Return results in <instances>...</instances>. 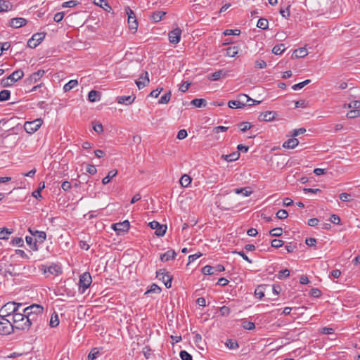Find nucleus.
<instances>
[{
    "label": "nucleus",
    "instance_id": "1",
    "mask_svg": "<svg viewBox=\"0 0 360 360\" xmlns=\"http://www.w3.org/2000/svg\"><path fill=\"white\" fill-rule=\"evenodd\" d=\"M24 76V72L21 70H17L11 74L8 77L3 78L1 84L4 87L11 86L15 82L22 79Z\"/></svg>",
    "mask_w": 360,
    "mask_h": 360
},
{
    "label": "nucleus",
    "instance_id": "2",
    "mask_svg": "<svg viewBox=\"0 0 360 360\" xmlns=\"http://www.w3.org/2000/svg\"><path fill=\"white\" fill-rule=\"evenodd\" d=\"M92 282L91 274L85 272L80 275L79 280V290L80 293H84L85 290L90 286Z\"/></svg>",
    "mask_w": 360,
    "mask_h": 360
},
{
    "label": "nucleus",
    "instance_id": "3",
    "mask_svg": "<svg viewBox=\"0 0 360 360\" xmlns=\"http://www.w3.org/2000/svg\"><path fill=\"white\" fill-rule=\"evenodd\" d=\"M43 123V120L40 118L33 121H27L24 124V129L28 134H33L37 131Z\"/></svg>",
    "mask_w": 360,
    "mask_h": 360
},
{
    "label": "nucleus",
    "instance_id": "4",
    "mask_svg": "<svg viewBox=\"0 0 360 360\" xmlns=\"http://www.w3.org/2000/svg\"><path fill=\"white\" fill-rule=\"evenodd\" d=\"M124 11L128 17L127 21L129 29L136 32L138 28V22L134 12L129 6H126Z\"/></svg>",
    "mask_w": 360,
    "mask_h": 360
},
{
    "label": "nucleus",
    "instance_id": "5",
    "mask_svg": "<svg viewBox=\"0 0 360 360\" xmlns=\"http://www.w3.org/2000/svg\"><path fill=\"white\" fill-rule=\"evenodd\" d=\"M21 303H16L14 302H10L4 304L1 309V311L3 313H6L5 316H9L10 314H13L18 311L20 307H22Z\"/></svg>",
    "mask_w": 360,
    "mask_h": 360
},
{
    "label": "nucleus",
    "instance_id": "6",
    "mask_svg": "<svg viewBox=\"0 0 360 360\" xmlns=\"http://www.w3.org/2000/svg\"><path fill=\"white\" fill-rule=\"evenodd\" d=\"M156 276L159 280L162 281L167 288L172 286V278L168 274L165 269H160L156 272Z\"/></svg>",
    "mask_w": 360,
    "mask_h": 360
},
{
    "label": "nucleus",
    "instance_id": "7",
    "mask_svg": "<svg viewBox=\"0 0 360 360\" xmlns=\"http://www.w3.org/2000/svg\"><path fill=\"white\" fill-rule=\"evenodd\" d=\"M224 270L225 268L221 264H217L214 266L206 265L202 269V273L205 275H213L222 272Z\"/></svg>",
    "mask_w": 360,
    "mask_h": 360
},
{
    "label": "nucleus",
    "instance_id": "8",
    "mask_svg": "<svg viewBox=\"0 0 360 360\" xmlns=\"http://www.w3.org/2000/svg\"><path fill=\"white\" fill-rule=\"evenodd\" d=\"M44 32L35 33L27 41V46L32 49L36 48L45 38Z\"/></svg>",
    "mask_w": 360,
    "mask_h": 360
},
{
    "label": "nucleus",
    "instance_id": "9",
    "mask_svg": "<svg viewBox=\"0 0 360 360\" xmlns=\"http://www.w3.org/2000/svg\"><path fill=\"white\" fill-rule=\"evenodd\" d=\"M149 226L152 229L155 230V234L159 237L163 236L165 234L167 229L166 225L160 224L157 221H153L150 222Z\"/></svg>",
    "mask_w": 360,
    "mask_h": 360
},
{
    "label": "nucleus",
    "instance_id": "10",
    "mask_svg": "<svg viewBox=\"0 0 360 360\" xmlns=\"http://www.w3.org/2000/svg\"><path fill=\"white\" fill-rule=\"evenodd\" d=\"M13 330V326L6 319L2 317L0 321V335H4L10 334Z\"/></svg>",
    "mask_w": 360,
    "mask_h": 360
},
{
    "label": "nucleus",
    "instance_id": "11",
    "mask_svg": "<svg viewBox=\"0 0 360 360\" xmlns=\"http://www.w3.org/2000/svg\"><path fill=\"white\" fill-rule=\"evenodd\" d=\"M24 314L43 315L44 307L41 305L34 304L22 309Z\"/></svg>",
    "mask_w": 360,
    "mask_h": 360
},
{
    "label": "nucleus",
    "instance_id": "12",
    "mask_svg": "<svg viewBox=\"0 0 360 360\" xmlns=\"http://www.w3.org/2000/svg\"><path fill=\"white\" fill-rule=\"evenodd\" d=\"M130 224L128 220H125L122 222L113 224L112 228L120 234L121 233L127 232L129 229Z\"/></svg>",
    "mask_w": 360,
    "mask_h": 360
},
{
    "label": "nucleus",
    "instance_id": "13",
    "mask_svg": "<svg viewBox=\"0 0 360 360\" xmlns=\"http://www.w3.org/2000/svg\"><path fill=\"white\" fill-rule=\"evenodd\" d=\"M181 30L179 27L170 31L168 34L169 42L174 44H178L181 39Z\"/></svg>",
    "mask_w": 360,
    "mask_h": 360
},
{
    "label": "nucleus",
    "instance_id": "14",
    "mask_svg": "<svg viewBox=\"0 0 360 360\" xmlns=\"http://www.w3.org/2000/svg\"><path fill=\"white\" fill-rule=\"evenodd\" d=\"M32 236H34V239H35V240L34 242V245L32 247V250H37L38 248H37V242H39L40 243H44V241L46 238V234L44 231H40L35 230L34 233H32Z\"/></svg>",
    "mask_w": 360,
    "mask_h": 360
},
{
    "label": "nucleus",
    "instance_id": "15",
    "mask_svg": "<svg viewBox=\"0 0 360 360\" xmlns=\"http://www.w3.org/2000/svg\"><path fill=\"white\" fill-rule=\"evenodd\" d=\"M229 70L222 69L214 72L208 75V79L211 81H217L221 77H226L229 75Z\"/></svg>",
    "mask_w": 360,
    "mask_h": 360
},
{
    "label": "nucleus",
    "instance_id": "16",
    "mask_svg": "<svg viewBox=\"0 0 360 360\" xmlns=\"http://www.w3.org/2000/svg\"><path fill=\"white\" fill-rule=\"evenodd\" d=\"M27 22V20L23 18H14L11 19L9 22V25L14 28H19L24 25H25Z\"/></svg>",
    "mask_w": 360,
    "mask_h": 360
},
{
    "label": "nucleus",
    "instance_id": "17",
    "mask_svg": "<svg viewBox=\"0 0 360 360\" xmlns=\"http://www.w3.org/2000/svg\"><path fill=\"white\" fill-rule=\"evenodd\" d=\"M44 73L45 71L44 70H39L38 71L32 73L29 78L27 79V82L30 84L37 82L43 77Z\"/></svg>",
    "mask_w": 360,
    "mask_h": 360
},
{
    "label": "nucleus",
    "instance_id": "18",
    "mask_svg": "<svg viewBox=\"0 0 360 360\" xmlns=\"http://www.w3.org/2000/svg\"><path fill=\"white\" fill-rule=\"evenodd\" d=\"M149 83L148 74L145 72L144 74L140 76L139 79L136 81V84L139 89L145 87Z\"/></svg>",
    "mask_w": 360,
    "mask_h": 360
},
{
    "label": "nucleus",
    "instance_id": "19",
    "mask_svg": "<svg viewBox=\"0 0 360 360\" xmlns=\"http://www.w3.org/2000/svg\"><path fill=\"white\" fill-rule=\"evenodd\" d=\"M135 98L134 95L121 96L117 98V101L120 104L130 105L134 101Z\"/></svg>",
    "mask_w": 360,
    "mask_h": 360
},
{
    "label": "nucleus",
    "instance_id": "20",
    "mask_svg": "<svg viewBox=\"0 0 360 360\" xmlns=\"http://www.w3.org/2000/svg\"><path fill=\"white\" fill-rule=\"evenodd\" d=\"M276 112L273 111H266L264 112H262L259 115V120L266 122L272 121L275 118Z\"/></svg>",
    "mask_w": 360,
    "mask_h": 360
},
{
    "label": "nucleus",
    "instance_id": "21",
    "mask_svg": "<svg viewBox=\"0 0 360 360\" xmlns=\"http://www.w3.org/2000/svg\"><path fill=\"white\" fill-rule=\"evenodd\" d=\"M24 316L26 317V321L32 326L34 323H37L41 319L42 315L39 314H24Z\"/></svg>",
    "mask_w": 360,
    "mask_h": 360
},
{
    "label": "nucleus",
    "instance_id": "22",
    "mask_svg": "<svg viewBox=\"0 0 360 360\" xmlns=\"http://www.w3.org/2000/svg\"><path fill=\"white\" fill-rule=\"evenodd\" d=\"M238 101L243 104V108L247 104L248 102L252 101V103L248 104V105L251 106L255 103H260V101H256L252 98H250L248 95L246 94H241L238 96Z\"/></svg>",
    "mask_w": 360,
    "mask_h": 360
},
{
    "label": "nucleus",
    "instance_id": "23",
    "mask_svg": "<svg viewBox=\"0 0 360 360\" xmlns=\"http://www.w3.org/2000/svg\"><path fill=\"white\" fill-rule=\"evenodd\" d=\"M176 257V252L173 250H167L160 255V260L163 262L174 259Z\"/></svg>",
    "mask_w": 360,
    "mask_h": 360
},
{
    "label": "nucleus",
    "instance_id": "24",
    "mask_svg": "<svg viewBox=\"0 0 360 360\" xmlns=\"http://www.w3.org/2000/svg\"><path fill=\"white\" fill-rule=\"evenodd\" d=\"M44 272L45 274L49 272L52 275H58L61 273V270L60 267L58 264H52L47 269H44Z\"/></svg>",
    "mask_w": 360,
    "mask_h": 360
},
{
    "label": "nucleus",
    "instance_id": "25",
    "mask_svg": "<svg viewBox=\"0 0 360 360\" xmlns=\"http://www.w3.org/2000/svg\"><path fill=\"white\" fill-rule=\"evenodd\" d=\"M299 143L298 139L293 137L292 139H289L288 141H285L283 143V147L285 148H295Z\"/></svg>",
    "mask_w": 360,
    "mask_h": 360
},
{
    "label": "nucleus",
    "instance_id": "26",
    "mask_svg": "<svg viewBox=\"0 0 360 360\" xmlns=\"http://www.w3.org/2000/svg\"><path fill=\"white\" fill-rule=\"evenodd\" d=\"M88 99L90 102L98 101L101 99V93L96 90H91L89 92Z\"/></svg>",
    "mask_w": 360,
    "mask_h": 360
},
{
    "label": "nucleus",
    "instance_id": "27",
    "mask_svg": "<svg viewBox=\"0 0 360 360\" xmlns=\"http://www.w3.org/2000/svg\"><path fill=\"white\" fill-rule=\"evenodd\" d=\"M308 54L305 48H300L294 51L292 57L295 58H304Z\"/></svg>",
    "mask_w": 360,
    "mask_h": 360
},
{
    "label": "nucleus",
    "instance_id": "28",
    "mask_svg": "<svg viewBox=\"0 0 360 360\" xmlns=\"http://www.w3.org/2000/svg\"><path fill=\"white\" fill-rule=\"evenodd\" d=\"M166 12L162 11H155L151 14L150 19L155 22H158L162 20Z\"/></svg>",
    "mask_w": 360,
    "mask_h": 360
},
{
    "label": "nucleus",
    "instance_id": "29",
    "mask_svg": "<svg viewBox=\"0 0 360 360\" xmlns=\"http://www.w3.org/2000/svg\"><path fill=\"white\" fill-rule=\"evenodd\" d=\"M12 6L13 5L9 1L0 0V13L10 11Z\"/></svg>",
    "mask_w": 360,
    "mask_h": 360
},
{
    "label": "nucleus",
    "instance_id": "30",
    "mask_svg": "<svg viewBox=\"0 0 360 360\" xmlns=\"http://www.w3.org/2000/svg\"><path fill=\"white\" fill-rule=\"evenodd\" d=\"M24 317H25L24 312H21L20 311V309H18V311L13 314V321L15 328L18 326V323L20 322L21 320H22L24 319Z\"/></svg>",
    "mask_w": 360,
    "mask_h": 360
},
{
    "label": "nucleus",
    "instance_id": "31",
    "mask_svg": "<svg viewBox=\"0 0 360 360\" xmlns=\"http://www.w3.org/2000/svg\"><path fill=\"white\" fill-rule=\"evenodd\" d=\"M192 181V179L187 174H184L179 180V183L182 187H188Z\"/></svg>",
    "mask_w": 360,
    "mask_h": 360
},
{
    "label": "nucleus",
    "instance_id": "32",
    "mask_svg": "<svg viewBox=\"0 0 360 360\" xmlns=\"http://www.w3.org/2000/svg\"><path fill=\"white\" fill-rule=\"evenodd\" d=\"M117 174V171L116 169L110 170L108 172V175L102 179L103 184H104V185L108 184L111 181V179L113 177H115Z\"/></svg>",
    "mask_w": 360,
    "mask_h": 360
},
{
    "label": "nucleus",
    "instance_id": "33",
    "mask_svg": "<svg viewBox=\"0 0 360 360\" xmlns=\"http://www.w3.org/2000/svg\"><path fill=\"white\" fill-rule=\"evenodd\" d=\"M26 317L25 316L20 322L18 323V326L16 328L21 330H29L30 328V324L26 321Z\"/></svg>",
    "mask_w": 360,
    "mask_h": 360
},
{
    "label": "nucleus",
    "instance_id": "34",
    "mask_svg": "<svg viewBox=\"0 0 360 360\" xmlns=\"http://www.w3.org/2000/svg\"><path fill=\"white\" fill-rule=\"evenodd\" d=\"M225 56L229 57H235L238 53V46H231L225 49Z\"/></svg>",
    "mask_w": 360,
    "mask_h": 360
},
{
    "label": "nucleus",
    "instance_id": "35",
    "mask_svg": "<svg viewBox=\"0 0 360 360\" xmlns=\"http://www.w3.org/2000/svg\"><path fill=\"white\" fill-rule=\"evenodd\" d=\"M78 84V82L76 79H72L69 81L67 84H65L63 86V90L65 92L70 91L74 87L77 86Z\"/></svg>",
    "mask_w": 360,
    "mask_h": 360
},
{
    "label": "nucleus",
    "instance_id": "36",
    "mask_svg": "<svg viewBox=\"0 0 360 360\" xmlns=\"http://www.w3.org/2000/svg\"><path fill=\"white\" fill-rule=\"evenodd\" d=\"M241 326L244 329L249 330H253L255 328V323L249 321L245 319L242 320Z\"/></svg>",
    "mask_w": 360,
    "mask_h": 360
},
{
    "label": "nucleus",
    "instance_id": "37",
    "mask_svg": "<svg viewBox=\"0 0 360 360\" xmlns=\"http://www.w3.org/2000/svg\"><path fill=\"white\" fill-rule=\"evenodd\" d=\"M191 103L197 108H202L206 105V101L203 98H195L191 101Z\"/></svg>",
    "mask_w": 360,
    "mask_h": 360
},
{
    "label": "nucleus",
    "instance_id": "38",
    "mask_svg": "<svg viewBox=\"0 0 360 360\" xmlns=\"http://www.w3.org/2000/svg\"><path fill=\"white\" fill-rule=\"evenodd\" d=\"M257 27L262 30H266L269 27V22L266 18H260L257 21Z\"/></svg>",
    "mask_w": 360,
    "mask_h": 360
},
{
    "label": "nucleus",
    "instance_id": "39",
    "mask_svg": "<svg viewBox=\"0 0 360 360\" xmlns=\"http://www.w3.org/2000/svg\"><path fill=\"white\" fill-rule=\"evenodd\" d=\"M235 193L236 194H241L242 195L247 197L249 196L252 191L250 190H248V188H236L234 190Z\"/></svg>",
    "mask_w": 360,
    "mask_h": 360
},
{
    "label": "nucleus",
    "instance_id": "40",
    "mask_svg": "<svg viewBox=\"0 0 360 360\" xmlns=\"http://www.w3.org/2000/svg\"><path fill=\"white\" fill-rule=\"evenodd\" d=\"M285 49L284 44H280L274 46L272 52L276 55H281Z\"/></svg>",
    "mask_w": 360,
    "mask_h": 360
},
{
    "label": "nucleus",
    "instance_id": "41",
    "mask_svg": "<svg viewBox=\"0 0 360 360\" xmlns=\"http://www.w3.org/2000/svg\"><path fill=\"white\" fill-rule=\"evenodd\" d=\"M59 324V319L58 315L56 313H54L51 315L50 320V326L51 328H55L58 326Z\"/></svg>",
    "mask_w": 360,
    "mask_h": 360
},
{
    "label": "nucleus",
    "instance_id": "42",
    "mask_svg": "<svg viewBox=\"0 0 360 360\" xmlns=\"http://www.w3.org/2000/svg\"><path fill=\"white\" fill-rule=\"evenodd\" d=\"M93 2L95 5L104 8L105 11H108L105 6L111 9V7L109 6L108 3L105 0H93Z\"/></svg>",
    "mask_w": 360,
    "mask_h": 360
},
{
    "label": "nucleus",
    "instance_id": "43",
    "mask_svg": "<svg viewBox=\"0 0 360 360\" xmlns=\"http://www.w3.org/2000/svg\"><path fill=\"white\" fill-rule=\"evenodd\" d=\"M255 295L260 300L264 297V291L263 285H259L257 287V288L255 290Z\"/></svg>",
    "mask_w": 360,
    "mask_h": 360
},
{
    "label": "nucleus",
    "instance_id": "44",
    "mask_svg": "<svg viewBox=\"0 0 360 360\" xmlns=\"http://www.w3.org/2000/svg\"><path fill=\"white\" fill-rule=\"evenodd\" d=\"M225 345L228 348L231 349H236L239 347V345L238 344V342L231 339L227 340Z\"/></svg>",
    "mask_w": 360,
    "mask_h": 360
},
{
    "label": "nucleus",
    "instance_id": "45",
    "mask_svg": "<svg viewBox=\"0 0 360 360\" xmlns=\"http://www.w3.org/2000/svg\"><path fill=\"white\" fill-rule=\"evenodd\" d=\"M11 233L7 228L0 229V239L6 240L8 238V236Z\"/></svg>",
    "mask_w": 360,
    "mask_h": 360
},
{
    "label": "nucleus",
    "instance_id": "46",
    "mask_svg": "<svg viewBox=\"0 0 360 360\" xmlns=\"http://www.w3.org/2000/svg\"><path fill=\"white\" fill-rule=\"evenodd\" d=\"M171 91H169L167 93H166L165 94L162 95L160 100H159V103H161V104H166L167 103L170 98H171Z\"/></svg>",
    "mask_w": 360,
    "mask_h": 360
},
{
    "label": "nucleus",
    "instance_id": "47",
    "mask_svg": "<svg viewBox=\"0 0 360 360\" xmlns=\"http://www.w3.org/2000/svg\"><path fill=\"white\" fill-rule=\"evenodd\" d=\"M228 105L231 108H243V104L238 100L229 101Z\"/></svg>",
    "mask_w": 360,
    "mask_h": 360
},
{
    "label": "nucleus",
    "instance_id": "48",
    "mask_svg": "<svg viewBox=\"0 0 360 360\" xmlns=\"http://www.w3.org/2000/svg\"><path fill=\"white\" fill-rule=\"evenodd\" d=\"M311 82V80L310 79H307V80H304L302 82H300L298 84H294L292 86V89L294 90V91H297V90H299V89H301L302 88H303L304 86H305L307 84H309Z\"/></svg>",
    "mask_w": 360,
    "mask_h": 360
},
{
    "label": "nucleus",
    "instance_id": "49",
    "mask_svg": "<svg viewBox=\"0 0 360 360\" xmlns=\"http://www.w3.org/2000/svg\"><path fill=\"white\" fill-rule=\"evenodd\" d=\"M11 92L8 90H2L0 91V101H8L10 98Z\"/></svg>",
    "mask_w": 360,
    "mask_h": 360
},
{
    "label": "nucleus",
    "instance_id": "50",
    "mask_svg": "<svg viewBox=\"0 0 360 360\" xmlns=\"http://www.w3.org/2000/svg\"><path fill=\"white\" fill-rule=\"evenodd\" d=\"M99 355V352L97 348H94L88 355V360H94Z\"/></svg>",
    "mask_w": 360,
    "mask_h": 360
},
{
    "label": "nucleus",
    "instance_id": "51",
    "mask_svg": "<svg viewBox=\"0 0 360 360\" xmlns=\"http://www.w3.org/2000/svg\"><path fill=\"white\" fill-rule=\"evenodd\" d=\"M78 1L70 0L68 1L63 2L61 5L62 8H72L78 4Z\"/></svg>",
    "mask_w": 360,
    "mask_h": 360
},
{
    "label": "nucleus",
    "instance_id": "52",
    "mask_svg": "<svg viewBox=\"0 0 360 360\" xmlns=\"http://www.w3.org/2000/svg\"><path fill=\"white\" fill-rule=\"evenodd\" d=\"M276 218L279 219H286L288 216V212L285 210H280L276 212Z\"/></svg>",
    "mask_w": 360,
    "mask_h": 360
},
{
    "label": "nucleus",
    "instance_id": "53",
    "mask_svg": "<svg viewBox=\"0 0 360 360\" xmlns=\"http://www.w3.org/2000/svg\"><path fill=\"white\" fill-rule=\"evenodd\" d=\"M239 127L241 131L245 132L252 127V124L250 122H243L239 124Z\"/></svg>",
    "mask_w": 360,
    "mask_h": 360
},
{
    "label": "nucleus",
    "instance_id": "54",
    "mask_svg": "<svg viewBox=\"0 0 360 360\" xmlns=\"http://www.w3.org/2000/svg\"><path fill=\"white\" fill-rule=\"evenodd\" d=\"M179 356L182 360H193L192 356L185 350L181 351Z\"/></svg>",
    "mask_w": 360,
    "mask_h": 360
},
{
    "label": "nucleus",
    "instance_id": "55",
    "mask_svg": "<svg viewBox=\"0 0 360 360\" xmlns=\"http://www.w3.org/2000/svg\"><path fill=\"white\" fill-rule=\"evenodd\" d=\"M283 233L281 228H274L269 231V234L271 236H281Z\"/></svg>",
    "mask_w": 360,
    "mask_h": 360
},
{
    "label": "nucleus",
    "instance_id": "56",
    "mask_svg": "<svg viewBox=\"0 0 360 360\" xmlns=\"http://www.w3.org/2000/svg\"><path fill=\"white\" fill-rule=\"evenodd\" d=\"M290 276V271L287 269L280 271L278 274V278L279 279H283L285 278H287Z\"/></svg>",
    "mask_w": 360,
    "mask_h": 360
},
{
    "label": "nucleus",
    "instance_id": "57",
    "mask_svg": "<svg viewBox=\"0 0 360 360\" xmlns=\"http://www.w3.org/2000/svg\"><path fill=\"white\" fill-rule=\"evenodd\" d=\"M240 33V31L238 29L235 30H226L223 34L225 36H229V35H239Z\"/></svg>",
    "mask_w": 360,
    "mask_h": 360
},
{
    "label": "nucleus",
    "instance_id": "58",
    "mask_svg": "<svg viewBox=\"0 0 360 360\" xmlns=\"http://www.w3.org/2000/svg\"><path fill=\"white\" fill-rule=\"evenodd\" d=\"M11 244L13 245H17L18 247H22L23 245V240L22 238L16 237L12 239Z\"/></svg>",
    "mask_w": 360,
    "mask_h": 360
},
{
    "label": "nucleus",
    "instance_id": "59",
    "mask_svg": "<svg viewBox=\"0 0 360 360\" xmlns=\"http://www.w3.org/2000/svg\"><path fill=\"white\" fill-rule=\"evenodd\" d=\"M160 292H161V288L158 285L153 283L151 285L150 288L146 292V293H148V292L160 293Z\"/></svg>",
    "mask_w": 360,
    "mask_h": 360
},
{
    "label": "nucleus",
    "instance_id": "60",
    "mask_svg": "<svg viewBox=\"0 0 360 360\" xmlns=\"http://www.w3.org/2000/svg\"><path fill=\"white\" fill-rule=\"evenodd\" d=\"M339 198L343 202H349L351 200V195L347 193H342L340 194Z\"/></svg>",
    "mask_w": 360,
    "mask_h": 360
},
{
    "label": "nucleus",
    "instance_id": "61",
    "mask_svg": "<svg viewBox=\"0 0 360 360\" xmlns=\"http://www.w3.org/2000/svg\"><path fill=\"white\" fill-rule=\"evenodd\" d=\"M271 245L272 247L278 248L283 245V241L279 239H274L271 242Z\"/></svg>",
    "mask_w": 360,
    "mask_h": 360
},
{
    "label": "nucleus",
    "instance_id": "62",
    "mask_svg": "<svg viewBox=\"0 0 360 360\" xmlns=\"http://www.w3.org/2000/svg\"><path fill=\"white\" fill-rule=\"evenodd\" d=\"M310 295L314 297H316V298H318L319 297H321V292L319 289L318 288H312L311 290H310V292H309Z\"/></svg>",
    "mask_w": 360,
    "mask_h": 360
},
{
    "label": "nucleus",
    "instance_id": "63",
    "mask_svg": "<svg viewBox=\"0 0 360 360\" xmlns=\"http://www.w3.org/2000/svg\"><path fill=\"white\" fill-rule=\"evenodd\" d=\"M358 110H352L347 113V117L350 119H353L359 117Z\"/></svg>",
    "mask_w": 360,
    "mask_h": 360
},
{
    "label": "nucleus",
    "instance_id": "64",
    "mask_svg": "<svg viewBox=\"0 0 360 360\" xmlns=\"http://www.w3.org/2000/svg\"><path fill=\"white\" fill-rule=\"evenodd\" d=\"M349 108L359 110L360 108V101H353L349 104Z\"/></svg>",
    "mask_w": 360,
    "mask_h": 360
}]
</instances>
